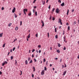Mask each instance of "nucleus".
Returning a JSON list of instances; mask_svg holds the SVG:
<instances>
[{
    "mask_svg": "<svg viewBox=\"0 0 79 79\" xmlns=\"http://www.w3.org/2000/svg\"><path fill=\"white\" fill-rule=\"evenodd\" d=\"M18 29V27H16L15 28V31H17Z\"/></svg>",
    "mask_w": 79,
    "mask_h": 79,
    "instance_id": "nucleus-12",
    "label": "nucleus"
},
{
    "mask_svg": "<svg viewBox=\"0 0 79 79\" xmlns=\"http://www.w3.org/2000/svg\"><path fill=\"white\" fill-rule=\"evenodd\" d=\"M63 39H64V42H65V40H66V36H64Z\"/></svg>",
    "mask_w": 79,
    "mask_h": 79,
    "instance_id": "nucleus-7",
    "label": "nucleus"
},
{
    "mask_svg": "<svg viewBox=\"0 0 79 79\" xmlns=\"http://www.w3.org/2000/svg\"><path fill=\"white\" fill-rule=\"evenodd\" d=\"M70 29V27H69V26L68 27V30H69V31Z\"/></svg>",
    "mask_w": 79,
    "mask_h": 79,
    "instance_id": "nucleus-25",
    "label": "nucleus"
},
{
    "mask_svg": "<svg viewBox=\"0 0 79 79\" xmlns=\"http://www.w3.org/2000/svg\"><path fill=\"white\" fill-rule=\"evenodd\" d=\"M77 58H78V59H79V55H78V56Z\"/></svg>",
    "mask_w": 79,
    "mask_h": 79,
    "instance_id": "nucleus-64",
    "label": "nucleus"
},
{
    "mask_svg": "<svg viewBox=\"0 0 79 79\" xmlns=\"http://www.w3.org/2000/svg\"><path fill=\"white\" fill-rule=\"evenodd\" d=\"M55 18L54 17H52V20L53 21H54L55 20Z\"/></svg>",
    "mask_w": 79,
    "mask_h": 79,
    "instance_id": "nucleus-35",
    "label": "nucleus"
},
{
    "mask_svg": "<svg viewBox=\"0 0 79 79\" xmlns=\"http://www.w3.org/2000/svg\"><path fill=\"white\" fill-rule=\"evenodd\" d=\"M47 34L48 35V37H49V32H48L47 33Z\"/></svg>",
    "mask_w": 79,
    "mask_h": 79,
    "instance_id": "nucleus-40",
    "label": "nucleus"
},
{
    "mask_svg": "<svg viewBox=\"0 0 79 79\" xmlns=\"http://www.w3.org/2000/svg\"><path fill=\"white\" fill-rule=\"evenodd\" d=\"M35 16H37V11H35Z\"/></svg>",
    "mask_w": 79,
    "mask_h": 79,
    "instance_id": "nucleus-24",
    "label": "nucleus"
},
{
    "mask_svg": "<svg viewBox=\"0 0 79 79\" xmlns=\"http://www.w3.org/2000/svg\"><path fill=\"white\" fill-rule=\"evenodd\" d=\"M13 59V56H11L10 57V59L11 60H12Z\"/></svg>",
    "mask_w": 79,
    "mask_h": 79,
    "instance_id": "nucleus-20",
    "label": "nucleus"
},
{
    "mask_svg": "<svg viewBox=\"0 0 79 79\" xmlns=\"http://www.w3.org/2000/svg\"><path fill=\"white\" fill-rule=\"evenodd\" d=\"M35 51V49H33L32 50V52L33 53V52H34Z\"/></svg>",
    "mask_w": 79,
    "mask_h": 79,
    "instance_id": "nucleus-43",
    "label": "nucleus"
},
{
    "mask_svg": "<svg viewBox=\"0 0 79 79\" xmlns=\"http://www.w3.org/2000/svg\"><path fill=\"white\" fill-rule=\"evenodd\" d=\"M46 65H47L48 64V61H47L46 63Z\"/></svg>",
    "mask_w": 79,
    "mask_h": 79,
    "instance_id": "nucleus-44",
    "label": "nucleus"
},
{
    "mask_svg": "<svg viewBox=\"0 0 79 79\" xmlns=\"http://www.w3.org/2000/svg\"><path fill=\"white\" fill-rule=\"evenodd\" d=\"M44 69L45 71H47V67H44Z\"/></svg>",
    "mask_w": 79,
    "mask_h": 79,
    "instance_id": "nucleus-28",
    "label": "nucleus"
},
{
    "mask_svg": "<svg viewBox=\"0 0 79 79\" xmlns=\"http://www.w3.org/2000/svg\"><path fill=\"white\" fill-rule=\"evenodd\" d=\"M38 47H39V48H41V45H38Z\"/></svg>",
    "mask_w": 79,
    "mask_h": 79,
    "instance_id": "nucleus-37",
    "label": "nucleus"
},
{
    "mask_svg": "<svg viewBox=\"0 0 79 79\" xmlns=\"http://www.w3.org/2000/svg\"><path fill=\"white\" fill-rule=\"evenodd\" d=\"M55 38L56 39H58V36L57 35H56Z\"/></svg>",
    "mask_w": 79,
    "mask_h": 79,
    "instance_id": "nucleus-33",
    "label": "nucleus"
},
{
    "mask_svg": "<svg viewBox=\"0 0 79 79\" xmlns=\"http://www.w3.org/2000/svg\"><path fill=\"white\" fill-rule=\"evenodd\" d=\"M55 8H53L52 9V12H54V11H55Z\"/></svg>",
    "mask_w": 79,
    "mask_h": 79,
    "instance_id": "nucleus-23",
    "label": "nucleus"
},
{
    "mask_svg": "<svg viewBox=\"0 0 79 79\" xmlns=\"http://www.w3.org/2000/svg\"><path fill=\"white\" fill-rule=\"evenodd\" d=\"M16 10V8L15 7H14L13 9L12 10V12L13 13L14 12H15V10Z\"/></svg>",
    "mask_w": 79,
    "mask_h": 79,
    "instance_id": "nucleus-3",
    "label": "nucleus"
},
{
    "mask_svg": "<svg viewBox=\"0 0 79 79\" xmlns=\"http://www.w3.org/2000/svg\"><path fill=\"white\" fill-rule=\"evenodd\" d=\"M36 0H34L33 1V3H35V2Z\"/></svg>",
    "mask_w": 79,
    "mask_h": 79,
    "instance_id": "nucleus-38",
    "label": "nucleus"
},
{
    "mask_svg": "<svg viewBox=\"0 0 79 79\" xmlns=\"http://www.w3.org/2000/svg\"><path fill=\"white\" fill-rule=\"evenodd\" d=\"M41 23H42V27H44V21L42 20H41Z\"/></svg>",
    "mask_w": 79,
    "mask_h": 79,
    "instance_id": "nucleus-4",
    "label": "nucleus"
},
{
    "mask_svg": "<svg viewBox=\"0 0 79 79\" xmlns=\"http://www.w3.org/2000/svg\"><path fill=\"white\" fill-rule=\"evenodd\" d=\"M64 68L66 67V64H65V66H64Z\"/></svg>",
    "mask_w": 79,
    "mask_h": 79,
    "instance_id": "nucleus-60",
    "label": "nucleus"
},
{
    "mask_svg": "<svg viewBox=\"0 0 79 79\" xmlns=\"http://www.w3.org/2000/svg\"><path fill=\"white\" fill-rule=\"evenodd\" d=\"M69 13V9H68L67 11V15H68Z\"/></svg>",
    "mask_w": 79,
    "mask_h": 79,
    "instance_id": "nucleus-10",
    "label": "nucleus"
},
{
    "mask_svg": "<svg viewBox=\"0 0 79 79\" xmlns=\"http://www.w3.org/2000/svg\"><path fill=\"white\" fill-rule=\"evenodd\" d=\"M63 50H66V47H65V46L64 47Z\"/></svg>",
    "mask_w": 79,
    "mask_h": 79,
    "instance_id": "nucleus-29",
    "label": "nucleus"
},
{
    "mask_svg": "<svg viewBox=\"0 0 79 79\" xmlns=\"http://www.w3.org/2000/svg\"><path fill=\"white\" fill-rule=\"evenodd\" d=\"M52 66V64H50V67H51V66Z\"/></svg>",
    "mask_w": 79,
    "mask_h": 79,
    "instance_id": "nucleus-63",
    "label": "nucleus"
},
{
    "mask_svg": "<svg viewBox=\"0 0 79 79\" xmlns=\"http://www.w3.org/2000/svg\"><path fill=\"white\" fill-rule=\"evenodd\" d=\"M67 72V70H65L64 72V73L63 74V75L64 76H65V75L66 74V72Z\"/></svg>",
    "mask_w": 79,
    "mask_h": 79,
    "instance_id": "nucleus-5",
    "label": "nucleus"
},
{
    "mask_svg": "<svg viewBox=\"0 0 79 79\" xmlns=\"http://www.w3.org/2000/svg\"><path fill=\"white\" fill-rule=\"evenodd\" d=\"M33 13H35V11H34V9L33 10Z\"/></svg>",
    "mask_w": 79,
    "mask_h": 79,
    "instance_id": "nucleus-59",
    "label": "nucleus"
},
{
    "mask_svg": "<svg viewBox=\"0 0 79 79\" xmlns=\"http://www.w3.org/2000/svg\"><path fill=\"white\" fill-rule=\"evenodd\" d=\"M32 58H33V57H34V54H32Z\"/></svg>",
    "mask_w": 79,
    "mask_h": 79,
    "instance_id": "nucleus-61",
    "label": "nucleus"
},
{
    "mask_svg": "<svg viewBox=\"0 0 79 79\" xmlns=\"http://www.w3.org/2000/svg\"><path fill=\"white\" fill-rule=\"evenodd\" d=\"M57 52V53H60V50H59L58 49L57 51H56Z\"/></svg>",
    "mask_w": 79,
    "mask_h": 79,
    "instance_id": "nucleus-21",
    "label": "nucleus"
},
{
    "mask_svg": "<svg viewBox=\"0 0 79 79\" xmlns=\"http://www.w3.org/2000/svg\"><path fill=\"white\" fill-rule=\"evenodd\" d=\"M34 60L35 61V62H36V61H37V60L35 59H34Z\"/></svg>",
    "mask_w": 79,
    "mask_h": 79,
    "instance_id": "nucleus-46",
    "label": "nucleus"
},
{
    "mask_svg": "<svg viewBox=\"0 0 79 79\" xmlns=\"http://www.w3.org/2000/svg\"><path fill=\"white\" fill-rule=\"evenodd\" d=\"M56 13H59V12H60L59 11V9L58 8L56 9Z\"/></svg>",
    "mask_w": 79,
    "mask_h": 79,
    "instance_id": "nucleus-2",
    "label": "nucleus"
},
{
    "mask_svg": "<svg viewBox=\"0 0 79 79\" xmlns=\"http://www.w3.org/2000/svg\"><path fill=\"white\" fill-rule=\"evenodd\" d=\"M66 25L67 26H68V25H69V23H67Z\"/></svg>",
    "mask_w": 79,
    "mask_h": 79,
    "instance_id": "nucleus-62",
    "label": "nucleus"
},
{
    "mask_svg": "<svg viewBox=\"0 0 79 79\" xmlns=\"http://www.w3.org/2000/svg\"><path fill=\"white\" fill-rule=\"evenodd\" d=\"M43 62H45V59L44 58V59Z\"/></svg>",
    "mask_w": 79,
    "mask_h": 79,
    "instance_id": "nucleus-49",
    "label": "nucleus"
},
{
    "mask_svg": "<svg viewBox=\"0 0 79 79\" xmlns=\"http://www.w3.org/2000/svg\"><path fill=\"white\" fill-rule=\"evenodd\" d=\"M62 68H64V65H62Z\"/></svg>",
    "mask_w": 79,
    "mask_h": 79,
    "instance_id": "nucleus-54",
    "label": "nucleus"
},
{
    "mask_svg": "<svg viewBox=\"0 0 79 79\" xmlns=\"http://www.w3.org/2000/svg\"><path fill=\"white\" fill-rule=\"evenodd\" d=\"M25 11H26L27 12V9H25Z\"/></svg>",
    "mask_w": 79,
    "mask_h": 79,
    "instance_id": "nucleus-56",
    "label": "nucleus"
},
{
    "mask_svg": "<svg viewBox=\"0 0 79 79\" xmlns=\"http://www.w3.org/2000/svg\"><path fill=\"white\" fill-rule=\"evenodd\" d=\"M33 8H35V9H36V8H37V6H33Z\"/></svg>",
    "mask_w": 79,
    "mask_h": 79,
    "instance_id": "nucleus-42",
    "label": "nucleus"
},
{
    "mask_svg": "<svg viewBox=\"0 0 79 79\" xmlns=\"http://www.w3.org/2000/svg\"><path fill=\"white\" fill-rule=\"evenodd\" d=\"M4 63H5V64H7V63H8V62L6 61H5Z\"/></svg>",
    "mask_w": 79,
    "mask_h": 79,
    "instance_id": "nucleus-32",
    "label": "nucleus"
},
{
    "mask_svg": "<svg viewBox=\"0 0 79 79\" xmlns=\"http://www.w3.org/2000/svg\"><path fill=\"white\" fill-rule=\"evenodd\" d=\"M32 63V60H31L29 62V64H31V63Z\"/></svg>",
    "mask_w": 79,
    "mask_h": 79,
    "instance_id": "nucleus-17",
    "label": "nucleus"
},
{
    "mask_svg": "<svg viewBox=\"0 0 79 79\" xmlns=\"http://www.w3.org/2000/svg\"><path fill=\"white\" fill-rule=\"evenodd\" d=\"M25 63L26 64H27V63H28L27 60H25Z\"/></svg>",
    "mask_w": 79,
    "mask_h": 79,
    "instance_id": "nucleus-9",
    "label": "nucleus"
},
{
    "mask_svg": "<svg viewBox=\"0 0 79 79\" xmlns=\"http://www.w3.org/2000/svg\"><path fill=\"white\" fill-rule=\"evenodd\" d=\"M5 44H4L3 45L2 47H3V48H4V47H5Z\"/></svg>",
    "mask_w": 79,
    "mask_h": 79,
    "instance_id": "nucleus-39",
    "label": "nucleus"
},
{
    "mask_svg": "<svg viewBox=\"0 0 79 79\" xmlns=\"http://www.w3.org/2000/svg\"><path fill=\"white\" fill-rule=\"evenodd\" d=\"M29 38H30V34H29L27 36V39H29Z\"/></svg>",
    "mask_w": 79,
    "mask_h": 79,
    "instance_id": "nucleus-16",
    "label": "nucleus"
},
{
    "mask_svg": "<svg viewBox=\"0 0 79 79\" xmlns=\"http://www.w3.org/2000/svg\"><path fill=\"white\" fill-rule=\"evenodd\" d=\"M39 53H41V50H39Z\"/></svg>",
    "mask_w": 79,
    "mask_h": 79,
    "instance_id": "nucleus-53",
    "label": "nucleus"
},
{
    "mask_svg": "<svg viewBox=\"0 0 79 79\" xmlns=\"http://www.w3.org/2000/svg\"><path fill=\"white\" fill-rule=\"evenodd\" d=\"M2 35H3V33H0V37H2Z\"/></svg>",
    "mask_w": 79,
    "mask_h": 79,
    "instance_id": "nucleus-14",
    "label": "nucleus"
},
{
    "mask_svg": "<svg viewBox=\"0 0 79 79\" xmlns=\"http://www.w3.org/2000/svg\"><path fill=\"white\" fill-rule=\"evenodd\" d=\"M4 10V7H2V10Z\"/></svg>",
    "mask_w": 79,
    "mask_h": 79,
    "instance_id": "nucleus-52",
    "label": "nucleus"
},
{
    "mask_svg": "<svg viewBox=\"0 0 79 79\" xmlns=\"http://www.w3.org/2000/svg\"><path fill=\"white\" fill-rule=\"evenodd\" d=\"M52 19V16H50V18H49V19L50 20Z\"/></svg>",
    "mask_w": 79,
    "mask_h": 79,
    "instance_id": "nucleus-48",
    "label": "nucleus"
},
{
    "mask_svg": "<svg viewBox=\"0 0 79 79\" xmlns=\"http://www.w3.org/2000/svg\"><path fill=\"white\" fill-rule=\"evenodd\" d=\"M44 73H45V71L44 70H42V71L41 72V75L42 76H43L44 74Z\"/></svg>",
    "mask_w": 79,
    "mask_h": 79,
    "instance_id": "nucleus-1",
    "label": "nucleus"
},
{
    "mask_svg": "<svg viewBox=\"0 0 79 79\" xmlns=\"http://www.w3.org/2000/svg\"><path fill=\"white\" fill-rule=\"evenodd\" d=\"M38 35V34H36V37H38V36L37 35Z\"/></svg>",
    "mask_w": 79,
    "mask_h": 79,
    "instance_id": "nucleus-55",
    "label": "nucleus"
},
{
    "mask_svg": "<svg viewBox=\"0 0 79 79\" xmlns=\"http://www.w3.org/2000/svg\"><path fill=\"white\" fill-rule=\"evenodd\" d=\"M12 23H10L9 24L8 26H10L11 25Z\"/></svg>",
    "mask_w": 79,
    "mask_h": 79,
    "instance_id": "nucleus-36",
    "label": "nucleus"
},
{
    "mask_svg": "<svg viewBox=\"0 0 79 79\" xmlns=\"http://www.w3.org/2000/svg\"><path fill=\"white\" fill-rule=\"evenodd\" d=\"M42 5H45V1H42Z\"/></svg>",
    "mask_w": 79,
    "mask_h": 79,
    "instance_id": "nucleus-8",
    "label": "nucleus"
},
{
    "mask_svg": "<svg viewBox=\"0 0 79 79\" xmlns=\"http://www.w3.org/2000/svg\"><path fill=\"white\" fill-rule=\"evenodd\" d=\"M23 12L24 13V14L26 15V12H25V9H23Z\"/></svg>",
    "mask_w": 79,
    "mask_h": 79,
    "instance_id": "nucleus-18",
    "label": "nucleus"
},
{
    "mask_svg": "<svg viewBox=\"0 0 79 79\" xmlns=\"http://www.w3.org/2000/svg\"><path fill=\"white\" fill-rule=\"evenodd\" d=\"M20 72H21V73L20 74V75L21 76V75H22V71H21Z\"/></svg>",
    "mask_w": 79,
    "mask_h": 79,
    "instance_id": "nucleus-51",
    "label": "nucleus"
},
{
    "mask_svg": "<svg viewBox=\"0 0 79 79\" xmlns=\"http://www.w3.org/2000/svg\"><path fill=\"white\" fill-rule=\"evenodd\" d=\"M34 74H32V77H34Z\"/></svg>",
    "mask_w": 79,
    "mask_h": 79,
    "instance_id": "nucleus-47",
    "label": "nucleus"
},
{
    "mask_svg": "<svg viewBox=\"0 0 79 79\" xmlns=\"http://www.w3.org/2000/svg\"><path fill=\"white\" fill-rule=\"evenodd\" d=\"M15 64H17V60H15Z\"/></svg>",
    "mask_w": 79,
    "mask_h": 79,
    "instance_id": "nucleus-41",
    "label": "nucleus"
},
{
    "mask_svg": "<svg viewBox=\"0 0 79 79\" xmlns=\"http://www.w3.org/2000/svg\"><path fill=\"white\" fill-rule=\"evenodd\" d=\"M33 69H34L33 72H34L35 70V67H33Z\"/></svg>",
    "mask_w": 79,
    "mask_h": 79,
    "instance_id": "nucleus-13",
    "label": "nucleus"
},
{
    "mask_svg": "<svg viewBox=\"0 0 79 79\" xmlns=\"http://www.w3.org/2000/svg\"><path fill=\"white\" fill-rule=\"evenodd\" d=\"M58 2H59V3H61V0H58Z\"/></svg>",
    "mask_w": 79,
    "mask_h": 79,
    "instance_id": "nucleus-26",
    "label": "nucleus"
},
{
    "mask_svg": "<svg viewBox=\"0 0 79 79\" xmlns=\"http://www.w3.org/2000/svg\"><path fill=\"white\" fill-rule=\"evenodd\" d=\"M5 64L4 62H3L2 64V65L3 66H4V65H5Z\"/></svg>",
    "mask_w": 79,
    "mask_h": 79,
    "instance_id": "nucleus-30",
    "label": "nucleus"
},
{
    "mask_svg": "<svg viewBox=\"0 0 79 79\" xmlns=\"http://www.w3.org/2000/svg\"><path fill=\"white\" fill-rule=\"evenodd\" d=\"M15 49H16V48H15V47H14L12 49L13 51H15Z\"/></svg>",
    "mask_w": 79,
    "mask_h": 79,
    "instance_id": "nucleus-27",
    "label": "nucleus"
},
{
    "mask_svg": "<svg viewBox=\"0 0 79 79\" xmlns=\"http://www.w3.org/2000/svg\"><path fill=\"white\" fill-rule=\"evenodd\" d=\"M61 6H63L64 5V2H63L62 4H60Z\"/></svg>",
    "mask_w": 79,
    "mask_h": 79,
    "instance_id": "nucleus-6",
    "label": "nucleus"
},
{
    "mask_svg": "<svg viewBox=\"0 0 79 79\" xmlns=\"http://www.w3.org/2000/svg\"><path fill=\"white\" fill-rule=\"evenodd\" d=\"M58 45L59 47H60V44H58Z\"/></svg>",
    "mask_w": 79,
    "mask_h": 79,
    "instance_id": "nucleus-31",
    "label": "nucleus"
},
{
    "mask_svg": "<svg viewBox=\"0 0 79 79\" xmlns=\"http://www.w3.org/2000/svg\"><path fill=\"white\" fill-rule=\"evenodd\" d=\"M30 60H31V58H29V57H28V61H29Z\"/></svg>",
    "mask_w": 79,
    "mask_h": 79,
    "instance_id": "nucleus-19",
    "label": "nucleus"
},
{
    "mask_svg": "<svg viewBox=\"0 0 79 79\" xmlns=\"http://www.w3.org/2000/svg\"><path fill=\"white\" fill-rule=\"evenodd\" d=\"M28 15L29 16H31V13H30L28 14Z\"/></svg>",
    "mask_w": 79,
    "mask_h": 79,
    "instance_id": "nucleus-34",
    "label": "nucleus"
},
{
    "mask_svg": "<svg viewBox=\"0 0 79 79\" xmlns=\"http://www.w3.org/2000/svg\"><path fill=\"white\" fill-rule=\"evenodd\" d=\"M63 33L62 34V35H64V31L63 30Z\"/></svg>",
    "mask_w": 79,
    "mask_h": 79,
    "instance_id": "nucleus-45",
    "label": "nucleus"
},
{
    "mask_svg": "<svg viewBox=\"0 0 79 79\" xmlns=\"http://www.w3.org/2000/svg\"><path fill=\"white\" fill-rule=\"evenodd\" d=\"M48 9H50V5H49L48 6Z\"/></svg>",
    "mask_w": 79,
    "mask_h": 79,
    "instance_id": "nucleus-58",
    "label": "nucleus"
},
{
    "mask_svg": "<svg viewBox=\"0 0 79 79\" xmlns=\"http://www.w3.org/2000/svg\"><path fill=\"white\" fill-rule=\"evenodd\" d=\"M50 50H52V47H51L50 48Z\"/></svg>",
    "mask_w": 79,
    "mask_h": 79,
    "instance_id": "nucleus-57",
    "label": "nucleus"
},
{
    "mask_svg": "<svg viewBox=\"0 0 79 79\" xmlns=\"http://www.w3.org/2000/svg\"><path fill=\"white\" fill-rule=\"evenodd\" d=\"M20 26H21V25H22V21H20Z\"/></svg>",
    "mask_w": 79,
    "mask_h": 79,
    "instance_id": "nucleus-50",
    "label": "nucleus"
},
{
    "mask_svg": "<svg viewBox=\"0 0 79 79\" xmlns=\"http://www.w3.org/2000/svg\"><path fill=\"white\" fill-rule=\"evenodd\" d=\"M56 29H57L56 27L55 28V32H57V31H56Z\"/></svg>",
    "mask_w": 79,
    "mask_h": 79,
    "instance_id": "nucleus-22",
    "label": "nucleus"
},
{
    "mask_svg": "<svg viewBox=\"0 0 79 79\" xmlns=\"http://www.w3.org/2000/svg\"><path fill=\"white\" fill-rule=\"evenodd\" d=\"M14 16L15 18H17V15H16L15 14H14Z\"/></svg>",
    "mask_w": 79,
    "mask_h": 79,
    "instance_id": "nucleus-11",
    "label": "nucleus"
},
{
    "mask_svg": "<svg viewBox=\"0 0 79 79\" xmlns=\"http://www.w3.org/2000/svg\"><path fill=\"white\" fill-rule=\"evenodd\" d=\"M61 22V19H59V20L58 21L59 23H60Z\"/></svg>",
    "mask_w": 79,
    "mask_h": 79,
    "instance_id": "nucleus-15",
    "label": "nucleus"
}]
</instances>
